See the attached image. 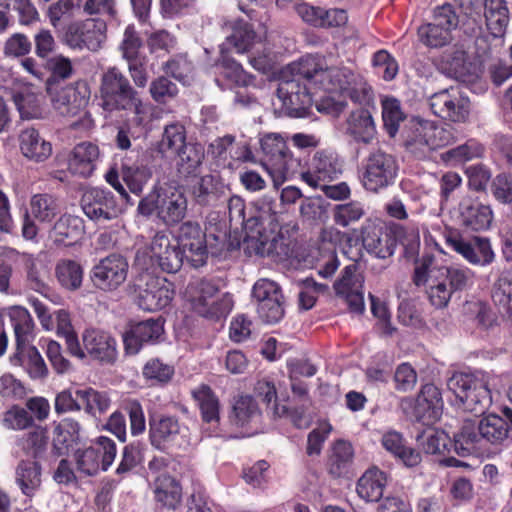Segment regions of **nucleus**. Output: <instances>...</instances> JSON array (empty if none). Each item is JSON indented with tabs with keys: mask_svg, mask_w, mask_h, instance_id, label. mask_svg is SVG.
<instances>
[{
	"mask_svg": "<svg viewBox=\"0 0 512 512\" xmlns=\"http://www.w3.org/2000/svg\"><path fill=\"white\" fill-rule=\"evenodd\" d=\"M129 264L118 253H112L101 259L91 270L94 286L105 292L117 290L127 279Z\"/></svg>",
	"mask_w": 512,
	"mask_h": 512,
	"instance_id": "16",
	"label": "nucleus"
},
{
	"mask_svg": "<svg viewBox=\"0 0 512 512\" xmlns=\"http://www.w3.org/2000/svg\"><path fill=\"white\" fill-rule=\"evenodd\" d=\"M387 480V474L384 471L378 467L369 468L358 479L356 491L365 501L378 502L383 497Z\"/></svg>",
	"mask_w": 512,
	"mask_h": 512,
	"instance_id": "33",
	"label": "nucleus"
},
{
	"mask_svg": "<svg viewBox=\"0 0 512 512\" xmlns=\"http://www.w3.org/2000/svg\"><path fill=\"white\" fill-rule=\"evenodd\" d=\"M145 444L136 440L126 444L120 453V460L115 469L118 481H123L137 474L144 462Z\"/></svg>",
	"mask_w": 512,
	"mask_h": 512,
	"instance_id": "32",
	"label": "nucleus"
},
{
	"mask_svg": "<svg viewBox=\"0 0 512 512\" xmlns=\"http://www.w3.org/2000/svg\"><path fill=\"white\" fill-rule=\"evenodd\" d=\"M362 242L366 250L377 258L386 259L394 254L396 238L386 228L367 226L362 231Z\"/></svg>",
	"mask_w": 512,
	"mask_h": 512,
	"instance_id": "29",
	"label": "nucleus"
},
{
	"mask_svg": "<svg viewBox=\"0 0 512 512\" xmlns=\"http://www.w3.org/2000/svg\"><path fill=\"white\" fill-rule=\"evenodd\" d=\"M291 67L295 75L305 78L317 89L346 95L359 105L373 102L372 87L361 75L345 66H328L324 56L306 54Z\"/></svg>",
	"mask_w": 512,
	"mask_h": 512,
	"instance_id": "1",
	"label": "nucleus"
},
{
	"mask_svg": "<svg viewBox=\"0 0 512 512\" xmlns=\"http://www.w3.org/2000/svg\"><path fill=\"white\" fill-rule=\"evenodd\" d=\"M262 412L251 395H240L235 399L229 415L230 423L238 428L250 427L261 418Z\"/></svg>",
	"mask_w": 512,
	"mask_h": 512,
	"instance_id": "37",
	"label": "nucleus"
},
{
	"mask_svg": "<svg viewBox=\"0 0 512 512\" xmlns=\"http://www.w3.org/2000/svg\"><path fill=\"white\" fill-rule=\"evenodd\" d=\"M100 105L106 112L128 111L139 92L117 67H110L100 79Z\"/></svg>",
	"mask_w": 512,
	"mask_h": 512,
	"instance_id": "5",
	"label": "nucleus"
},
{
	"mask_svg": "<svg viewBox=\"0 0 512 512\" xmlns=\"http://www.w3.org/2000/svg\"><path fill=\"white\" fill-rule=\"evenodd\" d=\"M219 287L212 281L199 278L191 281L186 288V297L198 315L208 319L226 317L233 308L229 294L218 296Z\"/></svg>",
	"mask_w": 512,
	"mask_h": 512,
	"instance_id": "3",
	"label": "nucleus"
},
{
	"mask_svg": "<svg viewBox=\"0 0 512 512\" xmlns=\"http://www.w3.org/2000/svg\"><path fill=\"white\" fill-rule=\"evenodd\" d=\"M106 39L107 23L101 18L74 20L63 28V40L72 49L96 52Z\"/></svg>",
	"mask_w": 512,
	"mask_h": 512,
	"instance_id": "9",
	"label": "nucleus"
},
{
	"mask_svg": "<svg viewBox=\"0 0 512 512\" xmlns=\"http://www.w3.org/2000/svg\"><path fill=\"white\" fill-rule=\"evenodd\" d=\"M255 213L248 217L246 229L261 235L267 227L274 229L277 225V214L273 210L272 202L262 200L255 204Z\"/></svg>",
	"mask_w": 512,
	"mask_h": 512,
	"instance_id": "51",
	"label": "nucleus"
},
{
	"mask_svg": "<svg viewBox=\"0 0 512 512\" xmlns=\"http://www.w3.org/2000/svg\"><path fill=\"white\" fill-rule=\"evenodd\" d=\"M259 37L251 23L244 19H236L231 23V34L226 37L223 45L232 47L236 53L243 54L253 47Z\"/></svg>",
	"mask_w": 512,
	"mask_h": 512,
	"instance_id": "38",
	"label": "nucleus"
},
{
	"mask_svg": "<svg viewBox=\"0 0 512 512\" xmlns=\"http://www.w3.org/2000/svg\"><path fill=\"white\" fill-rule=\"evenodd\" d=\"M343 170V161L338 153L330 148L317 150L310 161H303L297 175L313 188L321 182L337 179Z\"/></svg>",
	"mask_w": 512,
	"mask_h": 512,
	"instance_id": "12",
	"label": "nucleus"
},
{
	"mask_svg": "<svg viewBox=\"0 0 512 512\" xmlns=\"http://www.w3.org/2000/svg\"><path fill=\"white\" fill-rule=\"evenodd\" d=\"M434 115L455 123L465 122L470 113V100L459 86H451L429 98Z\"/></svg>",
	"mask_w": 512,
	"mask_h": 512,
	"instance_id": "14",
	"label": "nucleus"
},
{
	"mask_svg": "<svg viewBox=\"0 0 512 512\" xmlns=\"http://www.w3.org/2000/svg\"><path fill=\"white\" fill-rule=\"evenodd\" d=\"M148 434L151 446L164 453L186 448L190 443L188 427L176 416L151 417Z\"/></svg>",
	"mask_w": 512,
	"mask_h": 512,
	"instance_id": "7",
	"label": "nucleus"
},
{
	"mask_svg": "<svg viewBox=\"0 0 512 512\" xmlns=\"http://www.w3.org/2000/svg\"><path fill=\"white\" fill-rule=\"evenodd\" d=\"M149 92L156 103L166 104L178 95L179 89L168 77L159 76L150 83Z\"/></svg>",
	"mask_w": 512,
	"mask_h": 512,
	"instance_id": "62",
	"label": "nucleus"
},
{
	"mask_svg": "<svg viewBox=\"0 0 512 512\" xmlns=\"http://www.w3.org/2000/svg\"><path fill=\"white\" fill-rule=\"evenodd\" d=\"M372 66L374 73L385 81L393 80L399 70L398 62L387 50H378L373 54Z\"/></svg>",
	"mask_w": 512,
	"mask_h": 512,
	"instance_id": "61",
	"label": "nucleus"
},
{
	"mask_svg": "<svg viewBox=\"0 0 512 512\" xmlns=\"http://www.w3.org/2000/svg\"><path fill=\"white\" fill-rule=\"evenodd\" d=\"M382 446L399 458L406 466L415 467L421 462V455L415 449L406 445L402 434L397 431H388L382 436Z\"/></svg>",
	"mask_w": 512,
	"mask_h": 512,
	"instance_id": "42",
	"label": "nucleus"
},
{
	"mask_svg": "<svg viewBox=\"0 0 512 512\" xmlns=\"http://www.w3.org/2000/svg\"><path fill=\"white\" fill-rule=\"evenodd\" d=\"M257 301V313L266 323H277L284 316L283 295L280 287L267 279L258 280L252 289Z\"/></svg>",
	"mask_w": 512,
	"mask_h": 512,
	"instance_id": "18",
	"label": "nucleus"
},
{
	"mask_svg": "<svg viewBox=\"0 0 512 512\" xmlns=\"http://www.w3.org/2000/svg\"><path fill=\"white\" fill-rule=\"evenodd\" d=\"M30 211L40 222H51L58 213L57 200L47 193L35 194L30 200Z\"/></svg>",
	"mask_w": 512,
	"mask_h": 512,
	"instance_id": "58",
	"label": "nucleus"
},
{
	"mask_svg": "<svg viewBox=\"0 0 512 512\" xmlns=\"http://www.w3.org/2000/svg\"><path fill=\"white\" fill-rule=\"evenodd\" d=\"M365 214L363 204L359 201H350L338 204L333 208V221L343 228L359 221Z\"/></svg>",
	"mask_w": 512,
	"mask_h": 512,
	"instance_id": "60",
	"label": "nucleus"
},
{
	"mask_svg": "<svg viewBox=\"0 0 512 512\" xmlns=\"http://www.w3.org/2000/svg\"><path fill=\"white\" fill-rule=\"evenodd\" d=\"M47 93L53 108L62 116L74 117L86 108L90 99V87L84 80H79L61 88L51 86L47 82Z\"/></svg>",
	"mask_w": 512,
	"mask_h": 512,
	"instance_id": "13",
	"label": "nucleus"
},
{
	"mask_svg": "<svg viewBox=\"0 0 512 512\" xmlns=\"http://www.w3.org/2000/svg\"><path fill=\"white\" fill-rule=\"evenodd\" d=\"M484 146L476 139H468L464 144L451 148L441 154V159L452 166L481 158Z\"/></svg>",
	"mask_w": 512,
	"mask_h": 512,
	"instance_id": "48",
	"label": "nucleus"
},
{
	"mask_svg": "<svg viewBox=\"0 0 512 512\" xmlns=\"http://www.w3.org/2000/svg\"><path fill=\"white\" fill-rule=\"evenodd\" d=\"M484 438L480 435L479 423L465 421L460 431L454 435L453 447L462 457L477 453L482 449Z\"/></svg>",
	"mask_w": 512,
	"mask_h": 512,
	"instance_id": "39",
	"label": "nucleus"
},
{
	"mask_svg": "<svg viewBox=\"0 0 512 512\" xmlns=\"http://www.w3.org/2000/svg\"><path fill=\"white\" fill-rule=\"evenodd\" d=\"M76 394L80 398L82 409L86 414L94 418L105 414L111 406V399L105 391H98L92 387H87L85 389H76Z\"/></svg>",
	"mask_w": 512,
	"mask_h": 512,
	"instance_id": "46",
	"label": "nucleus"
},
{
	"mask_svg": "<svg viewBox=\"0 0 512 512\" xmlns=\"http://www.w3.org/2000/svg\"><path fill=\"white\" fill-rule=\"evenodd\" d=\"M487 29L494 37L505 34L509 23V9L505 0H484Z\"/></svg>",
	"mask_w": 512,
	"mask_h": 512,
	"instance_id": "45",
	"label": "nucleus"
},
{
	"mask_svg": "<svg viewBox=\"0 0 512 512\" xmlns=\"http://www.w3.org/2000/svg\"><path fill=\"white\" fill-rule=\"evenodd\" d=\"M84 234V222L78 216L62 215L54 224L52 237L57 245L71 247L75 245Z\"/></svg>",
	"mask_w": 512,
	"mask_h": 512,
	"instance_id": "34",
	"label": "nucleus"
},
{
	"mask_svg": "<svg viewBox=\"0 0 512 512\" xmlns=\"http://www.w3.org/2000/svg\"><path fill=\"white\" fill-rule=\"evenodd\" d=\"M262 164L277 179L285 181L293 178L300 171L302 159L288 148L287 141L281 134L268 133L260 139Z\"/></svg>",
	"mask_w": 512,
	"mask_h": 512,
	"instance_id": "4",
	"label": "nucleus"
},
{
	"mask_svg": "<svg viewBox=\"0 0 512 512\" xmlns=\"http://www.w3.org/2000/svg\"><path fill=\"white\" fill-rule=\"evenodd\" d=\"M400 407L404 414L413 421L431 426L442 415L443 399L441 390L433 383L422 385L415 398H402Z\"/></svg>",
	"mask_w": 512,
	"mask_h": 512,
	"instance_id": "8",
	"label": "nucleus"
},
{
	"mask_svg": "<svg viewBox=\"0 0 512 512\" xmlns=\"http://www.w3.org/2000/svg\"><path fill=\"white\" fill-rule=\"evenodd\" d=\"M415 267L412 275V281L417 287L426 285L433 276L444 271L445 266L438 265L435 256L432 253L425 252L421 257L414 261Z\"/></svg>",
	"mask_w": 512,
	"mask_h": 512,
	"instance_id": "53",
	"label": "nucleus"
},
{
	"mask_svg": "<svg viewBox=\"0 0 512 512\" xmlns=\"http://www.w3.org/2000/svg\"><path fill=\"white\" fill-rule=\"evenodd\" d=\"M142 374L146 380L166 384L174 375V367L164 363L159 358H152L144 365Z\"/></svg>",
	"mask_w": 512,
	"mask_h": 512,
	"instance_id": "63",
	"label": "nucleus"
},
{
	"mask_svg": "<svg viewBox=\"0 0 512 512\" xmlns=\"http://www.w3.org/2000/svg\"><path fill=\"white\" fill-rule=\"evenodd\" d=\"M56 276L64 288L77 290L83 280L82 266L74 260H63L56 266Z\"/></svg>",
	"mask_w": 512,
	"mask_h": 512,
	"instance_id": "57",
	"label": "nucleus"
},
{
	"mask_svg": "<svg viewBox=\"0 0 512 512\" xmlns=\"http://www.w3.org/2000/svg\"><path fill=\"white\" fill-rule=\"evenodd\" d=\"M84 214L95 222H104L118 217L121 208L112 191L94 187L86 190L81 198Z\"/></svg>",
	"mask_w": 512,
	"mask_h": 512,
	"instance_id": "20",
	"label": "nucleus"
},
{
	"mask_svg": "<svg viewBox=\"0 0 512 512\" xmlns=\"http://www.w3.org/2000/svg\"><path fill=\"white\" fill-rule=\"evenodd\" d=\"M136 304L144 311L155 312L167 307L174 298L173 283L165 278L147 275L144 285H137Z\"/></svg>",
	"mask_w": 512,
	"mask_h": 512,
	"instance_id": "17",
	"label": "nucleus"
},
{
	"mask_svg": "<svg viewBox=\"0 0 512 512\" xmlns=\"http://www.w3.org/2000/svg\"><path fill=\"white\" fill-rule=\"evenodd\" d=\"M12 99L22 119L42 118L44 96L37 86L31 83H23L15 87L12 92Z\"/></svg>",
	"mask_w": 512,
	"mask_h": 512,
	"instance_id": "26",
	"label": "nucleus"
},
{
	"mask_svg": "<svg viewBox=\"0 0 512 512\" xmlns=\"http://www.w3.org/2000/svg\"><path fill=\"white\" fill-rule=\"evenodd\" d=\"M80 425L73 418L62 419L54 428L53 460L66 454L79 440Z\"/></svg>",
	"mask_w": 512,
	"mask_h": 512,
	"instance_id": "36",
	"label": "nucleus"
},
{
	"mask_svg": "<svg viewBox=\"0 0 512 512\" xmlns=\"http://www.w3.org/2000/svg\"><path fill=\"white\" fill-rule=\"evenodd\" d=\"M446 244L473 265L487 266L495 259L490 239L487 237L465 238L458 231H454L446 236Z\"/></svg>",
	"mask_w": 512,
	"mask_h": 512,
	"instance_id": "15",
	"label": "nucleus"
},
{
	"mask_svg": "<svg viewBox=\"0 0 512 512\" xmlns=\"http://www.w3.org/2000/svg\"><path fill=\"white\" fill-rule=\"evenodd\" d=\"M83 345L91 359L113 365L118 359L116 339L108 332L88 329L83 334Z\"/></svg>",
	"mask_w": 512,
	"mask_h": 512,
	"instance_id": "25",
	"label": "nucleus"
},
{
	"mask_svg": "<svg viewBox=\"0 0 512 512\" xmlns=\"http://www.w3.org/2000/svg\"><path fill=\"white\" fill-rule=\"evenodd\" d=\"M207 234L197 222L186 221L179 228L177 244L186 253V261L194 268L206 263Z\"/></svg>",
	"mask_w": 512,
	"mask_h": 512,
	"instance_id": "21",
	"label": "nucleus"
},
{
	"mask_svg": "<svg viewBox=\"0 0 512 512\" xmlns=\"http://www.w3.org/2000/svg\"><path fill=\"white\" fill-rule=\"evenodd\" d=\"M185 182L188 192L197 205L216 207L227 199L225 185L214 175H199Z\"/></svg>",
	"mask_w": 512,
	"mask_h": 512,
	"instance_id": "23",
	"label": "nucleus"
},
{
	"mask_svg": "<svg viewBox=\"0 0 512 512\" xmlns=\"http://www.w3.org/2000/svg\"><path fill=\"white\" fill-rule=\"evenodd\" d=\"M438 276H433L426 285V294L432 306L441 309L448 305L451 297L452 290L449 287L447 277L440 272Z\"/></svg>",
	"mask_w": 512,
	"mask_h": 512,
	"instance_id": "54",
	"label": "nucleus"
},
{
	"mask_svg": "<svg viewBox=\"0 0 512 512\" xmlns=\"http://www.w3.org/2000/svg\"><path fill=\"white\" fill-rule=\"evenodd\" d=\"M176 154L179 157L177 172L180 179L189 181V179L200 175V168L204 159V152L201 147L190 144L184 146Z\"/></svg>",
	"mask_w": 512,
	"mask_h": 512,
	"instance_id": "44",
	"label": "nucleus"
},
{
	"mask_svg": "<svg viewBox=\"0 0 512 512\" xmlns=\"http://www.w3.org/2000/svg\"><path fill=\"white\" fill-rule=\"evenodd\" d=\"M99 157V148L91 142L77 144L68 161V169L74 174L84 178L92 175Z\"/></svg>",
	"mask_w": 512,
	"mask_h": 512,
	"instance_id": "31",
	"label": "nucleus"
},
{
	"mask_svg": "<svg viewBox=\"0 0 512 512\" xmlns=\"http://www.w3.org/2000/svg\"><path fill=\"white\" fill-rule=\"evenodd\" d=\"M164 324V318L159 316L130 325L122 337L125 353L136 355L144 345L159 343L165 332Z\"/></svg>",
	"mask_w": 512,
	"mask_h": 512,
	"instance_id": "19",
	"label": "nucleus"
},
{
	"mask_svg": "<svg viewBox=\"0 0 512 512\" xmlns=\"http://www.w3.org/2000/svg\"><path fill=\"white\" fill-rule=\"evenodd\" d=\"M49 436L45 428L35 426L31 431L24 434L21 438V449L28 457L33 458V461L47 463L51 466L56 460L51 457L53 449L48 452Z\"/></svg>",
	"mask_w": 512,
	"mask_h": 512,
	"instance_id": "30",
	"label": "nucleus"
},
{
	"mask_svg": "<svg viewBox=\"0 0 512 512\" xmlns=\"http://www.w3.org/2000/svg\"><path fill=\"white\" fill-rule=\"evenodd\" d=\"M457 219L464 231L485 232L493 224L494 212L490 204L479 198L465 197L458 204Z\"/></svg>",
	"mask_w": 512,
	"mask_h": 512,
	"instance_id": "22",
	"label": "nucleus"
},
{
	"mask_svg": "<svg viewBox=\"0 0 512 512\" xmlns=\"http://www.w3.org/2000/svg\"><path fill=\"white\" fill-rule=\"evenodd\" d=\"M15 333L16 349H24L30 346L33 336L34 322L25 308H18L11 317Z\"/></svg>",
	"mask_w": 512,
	"mask_h": 512,
	"instance_id": "55",
	"label": "nucleus"
},
{
	"mask_svg": "<svg viewBox=\"0 0 512 512\" xmlns=\"http://www.w3.org/2000/svg\"><path fill=\"white\" fill-rule=\"evenodd\" d=\"M11 362L13 365L22 366L32 379H42L48 375L45 361L34 346L16 349Z\"/></svg>",
	"mask_w": 512,
	"mask_h": 512,
	"instance_id": "43",
	"label": "nucleus"
},
{
	"mask_svg": "<svg viewBox=\"0 0 512 512\" xmlns=\"http://www.w3.org/2000/svg\"><path fill=\"white\" fill-rule=\"evenodd\" d=\"M125 417L128 416L130 422V432L132 436H139L146 430V419L141 403L136 399L125 400L122 405Z\"/></svg>",
	"mask_w": 512,
	"mask_h": 512,
	"instance_id": "64",
	"label": "nucleus"
},
{
	"mask_svg": "<svg viewBox=\"0 0 512 512\" xmlns=\"http://www.w3.org/2000/svg\"><path fill=\"white\" fill-rule=\"evenodd\" d=\"M16 483L23 494L33 495L41 484V463L38 461L21 460L16 468Z\"/></svg>",
	"mask_w": 512,
	"mask_h": 512,
	"instance_id": "47",
	"label": "nucleus"
},
{
	"mask_svg": "<svg viewBox=\"0 0 512 512\" xmlns=\"http://www.w3.org/2000/svg\"><path fill=\"white\" fill-rule=\"evenodd\" d=\"M217 67L222 69L224 76L237 86H247L251 82V77L244 71L241 64L227 55L224 48H221V56L217 61Z\"/></svg>",
	"mask_w": 512,
	"mask_h": 512,
	"instance_id": "59",
	"label": "nucleus"
},
{
	"mask_svg": "<svg viewBox=\"0 0 512 512\" xmlns=\"http://www.w3.org/2000/svg\"><path fill=\"white\" fill-rule=\"evenodd\" d=\"M398 170L393 155L381 150L372 152L363 161L362 184L367 191L378 192L394 184Z\"/></svg>",
	"mask_w": 512,
	"mask_h": 512,
	"instance_id": "10",
	"label": "nucleus"
},
{
	"mask_svg": "<svg viewBox=\"0 0 512 512\" xmlns=\"http://www.w3.org/2000/svg\"><path fill=\"white\" fill-rule=\"evenodd\" d=\"M502 414H489L479 421L480 435L485 443L506 447L512 443V409L504 407Z\"/></svg>",
	"mask_w": 512,
	"mask_h": 512,
	"instance_id": "24",
	"label": "nucleus"
},
{
	"mask_svg": "<svg viewBox=\"0 0 512 512\" xmlns=\"http://www.w3.org/2000/svg\"><path fill=\"white\" fill-rule=\"evenodd\" d=\"M347 132L356 142L370 143L376 134L370 112L364 108L353 111L347 120Z\"/></svg>",
	"mask_w": 512,
	"mask_h": 512,
	"instance_id": "41",
	"label": "nucleus"
},
{
	"mask_svg": "<svg viewBox=\"0 0 512 512\" xmlns=\"http://www.w3.org/2000/svg\"><path fill=\"white\" fill-rule=\"evenodd\" d=\"M354 449L350 442L339 439L331 446L325 467L334 478H349L353 474Z\"/></svg>",
	"mask_w": 512,
	"mask_h": 512,
	"instance_id": "28",
	"label": "nucleus"
},
{
	"mask_svg": "<svg viewBox=\"0 0 512 512\" xmlns=\"http://www.w3.org/2000/svg\"><path fill=\"white\" fill-rule=\"evenodd\" d=\"M158 217L166 225H175L181 222L187 212V199L184 193L173 187L160 188Z\"/></svg>",
	"mask_w": 512,
	"mask_h": 512,
	"instance_id": "27",
	"label": "nucleus"
},
{
	"mask_svg": "<svg viewBox=\"0 0 512 512\" xmlns=\"http://www.w3.org/2000/svg\"><path fill=\"white\" fill-rule=\"evenodd\" d=\"M295 62L289 64L293 78L279 84L277 97L281 102V110L285 115L293 118H302L309 114V109L312 105V95L307 86L316 87L310 85L305 78L294 74L291 66Z\"/></svg>",
	"mask_w": 512,
	"mask_h": 512,
	"instance_id": "11",
	"label": "nucleus"
},
{
	"mask_svg": "<svg viewBox=\"0 0 512 512\" xmlns=\"http://www.w3.org/2000/svg\"><path fill=\"white\" fill-rule=\"evenodd\" d=\"M193 397L198 404L204 422L219 421L220 402L210 386L201 385L197 390L193 391Z\"/></svg>",
	"mask_w": 512,
	"mask_h": 512,
	"instance_id": "49",
	"label": "nucleus"
},
{
	"mask_svg": "<svg viewBox=\"0 0 512 512\" xmlns=\"http://www.w3.org/2000/svg\"><path fill=\"white\" fill-rule=\"evenodd\" d=\"M155 501L162 507L175 509L182 499V486L178 480L169 474H160L153 482Z\"/></svg>",
	"mask_w": 512,
	"mask_h": 512,
	"instance_id": "35",
	"label": "nucleus"
},
{
	"mask_svg": "<svg viewBox=\"0 0 512 512\" xmlns=\"http://www.w3.org/2000/svg\"><path fill=\"white\" fill-rule=\"evenodd\" d=\"M447 387L462 403L464 410L482 416L492 404L489 382L484 374L456 372Z\"/></svg>",
	"mask_w": 512,
	"mask_h": 512,
	"instance_id": "2",
	"label": "nucleus"
},
{
	"mask_svg": "<svg viewBox=\"0 0 512 512\" xmlns=\"http://www.w3.org/2000/svg\"><path fill=\"white\" fill-rule=\"evenodd\" d=\"M20 149L23 155L36 162L48 159L52 153L50 142L41 138L38 130L27 128L20 134Z\"/></svg>",
	"mask_w": 512,
	"mask_h": 512,
	"instance_id": "40",
	"label": "nucleus"
},
{
	"mask_svg": "<svg viewBox=\"0 0 512 512\" xmlns=\"http://www.w3.org/2000/svg\"><path fill=\"white\" fill-rule=\"evenodd\" d=\"M418 41L429 49H440L449 45L453 39L447 29L438 27L433 22L421 24L417 29Z\"/></svg>",
	"mask_w": 512,
	"mask_h": 512,
	"instance_id": "50",
	"label": "nucleus"
},
{
	"mask_svg": "<svg viewBox=\"0 0 512 512\" xmlns=\"http://www.w3.org/2000/svg\"><path fill=\"white\" fill-rule=\"evenodd\" d=\"M121 175L129 190L136 195H140L144 186L152 177V171L142 163L122 164Z\"/></svg>",
	"mask_w": 512,
	"mask_h": 512,
	"instance_id": "52",
	"label": "nucleus"
},
{
	"mask_svg": "<svg viewBox=\"0 0 512 512\" xmlns=\"http://www.w3.org/2000/svg\"><path fill=\"white\" fill-rule=\"evenodd\" d=\"M186 143V129L180 123H171L165 126L159 150L162 153L176 154Z\"/></svg>",
	"mask_w": 512,
	"mask_h": 512,
	"instance_id": "56",
	"label": "nucleus"
},
{
	"mask_svg": "<svg viewBox=\"0 0 512 512\" xmlns=\"http://www.w3.org/2000/svg\"><path fill=\"white\" fill-rule=\"evenodd\" d=\"M455 141V129L451 125L416 120L413 122L411 134L406 139V147L418 158H422L431 151L451 145Z\"/></svg>",
	"mask_w": 512,
	"mask_h": 512,
	"instance_id": "6",
	"label": "nucleus"
}]
</instances>
